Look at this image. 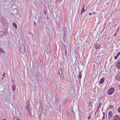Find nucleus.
I'll list each match as a JSON object with an SVG mask.
<instances>
[{
	"label": "nucleus",
	"instance_id": "obj_1",
	"mask_svg": "<svg viewBox=\"0 0 120 120\" xmlns=\"http://www.w3.org/2000/svg\"><path fill=\"white\" fill-rule=\"evenodd\" d=\"M20 52L22 53H24L25 52V47L24 45L23 44L21 45L20 48Z\"/></svg>",
	"mask_w": 120,
	"mask_h": 120
},
{
	"label": "nucleus",
	"instance_id": "obj_2",
	"mask_svg": "<svg viewBox=\"0 0 120 120\" xmlns=\"http://www.w3.org/2000/svg\"><path fill=\"white\" fill-rule=\"evenodd\" d=\"M30 105V102L28 101V102H27L26 104V110L29 111H31V109L30 106H29Z\"/></svg>",
	"mask_w": 120,
	"mask_h": 120
},
{
	"label": "nucleus",
	"instance_id": "obj_3",
	"mask_svg": "<svg viewBox=\"0 0 120 120\" xmlns=\"http://www.w3.org/2000/svg\"><path fill=\"white\" fill-rule=\"evenodd\" d=\"M114 89L113 88H112L108 90V93L109 95H111L114 93Z\"/></svg>",
	"mask_w": 120,
	"mask_h": 120
},
{
	"label": "nucleus",
	"instance_id": "obj_4",
	"mask_svg": "<svg viewBox=\"0 0 120 120\" xmlns=\"http://www.w3.org/2000/svg\"><path fill=\"white\" fill-rule=\"evenodd\" d=\"M12 13V14L14 15H17L18 14V11L16 9H14L13 10Z\"/></svg>",
	"mask_w": 120,
	"mask_h": 120
},
{
	"label": "nucleus",
	"instance_id": "obj_5",
	"mask_svg": "<svg viewBox=\"0 0 120 120\" xmlns=\"http://www.w3.org/2000/svg\"><path fill=\"white\" fill-rule=\"evenodd\" d=\"M42 108L41 107H40L38 109V113L39 115L41 114L43 112V111H42Z\"/></svg>",
	"mask_w": 120,
	"mask_h": 120
},
{
	"label": "nucleus",
	"instance_id": "obj_6",
	"mask_svg": "<svg viewBox=\"0 0 120 120\" xmlns=\"http://www.w3.org/2000/svg\"><path fill=\"white\" fill-rule=\"evenodd\" d=\"M116 67L118 69L120 68V62H117L116 63Z\"/></svg>",
	"mask_w": 120,
	"mask_h": 120
},
{
	"label": "nucleus",
	"instance_id": "obj_7",
	"mask_svg": "<svg viewBox=\"0 0 120 120\" xmlns=\"http://www.w3.org/2000/svg\"><path fill=\"white\" fill-rule=\"evenodd\" d=\"M100 46V45L98 43H96L95 46V47L96 49L99 48Z\"/></svg>",
	"mask_w": 120,
	"mask_h": 120
},
{
	"label": "nucleus",
	"instance_id": "obj_8",
	"mask_svg": "<svg viewBox=\"0 0 120 120\" xmlns=\"http://www.w3.org/2000/svg\"><path fill=\"white\" fill-rule=\"evenodd\" d=\"M38 22H34V24L35 25V26H37V25L38 26L39 25V23L41 21L38 20Z\"/></svg>",
	"mask_w": 120,
	"mask_h": 120
},
{
	"label": "nucleus",
	"instance_id": "obj_9",
	"mask_svg": "<svg viewBox=\"0 0 120 120\" xmlns=\"http://www.w3.org/2000/svg\"><path fill=\"white\" fill-rule=\"evenodd\" d=\"M112 112L111 111H110L108 114V116L109 118H110L112 116Z\"/></svg>",
	"mask_w": 120,
	"mask_h": 120
},
{
	"label": "nucleus",
	"instance_id": "obj_10",
	"mask_svg": "<svg viewBox=\"0 0 120 120\" xmlns=\"http://www.w3.org/2000/svg\"><path fill=\"white\" fill-rule=\"evenodd\" d=\"M62 69L61 68H60V69H59V74L60 75L62 74Z\"/></svg>",
	"mask_w": 120,
	"mask_h": 120
},
{
	"label": "nucleus",
	"instance_id": "obj_11",
	"mask_svg": "<svg viewBox=\"0 0 120 120\" xmlns=\"http://www.w3.org/2000/svg\"><path fill=\"white\" fill-rule=\"evenodd\" d=\"M60 76L61 79L65 81V79L64 78L63 75V74H61L60 75Z\"/></svg>",
	"mask_w": 120,
	"mask_h": 120
},
{
	"label": "nucleus",
	"instance_id": "obj_12",
	"mask_svg": "<svg viewBox=\"0 0 120 120\" xmlns=\"http://www.w3.org/2000/svg\"><path fill=\"white\" fill-rule=\"evenodd\" d=\"M5 34V33L3 31H0V36H2Z\"/></svg>",
	"mask_w": 120,
	"mask_h": 120
},
{
	"label": "nucleus",
	"instance_id": "obj_13",
	"mask_svg": "<svg viewBox=\"0 0 120 120\" xmlns=\"http://www.w3.org/2000/svg\"><path fill=\"white\" fill-rule=\"evenodd\" d=\"M16 86L14 84L12 85V89L13 91H14L15 89Z\"/></svg>",
	"mask_w": 120,
	"mask_h": 120
},
{
	"label": "nucleus",
	"instance_id": "obj_14",
	"mask_svg": "<svg viewBox=\"0 0 120 120\" xmlns=\"http://www.w3.org/2000/svg\"><path fill=\"white\" fill-rule=\"evenodd\" d=\"M120 54V52H118V53L114 57V58L115 59H116L119 56V55Z\"/></svg>",
	"mask_w": 120,
	"mask_h": 120
},
{
	"label": "nucleus",
	"instance_id": "obj_15",
	"mask_svg": "<svg viewBox=\"0 0 120 120\" xmlns=\"http://www.w3.org/2000/svg\"><path fill=\"white\" fill-rule=\"evenodd\" d=\"M27 114L26 115V114L25 115H26V116H30L31 115V113L30 111H28L27 112Z\"/></svg>",
	"mask_w": 120,
	"mask_h": 120
},
{
	"label": "nucleus",
	"instance_id": "obj_16",
	"mask_svg": "<svg viewBox=\"0 0 120 120\" xmlns=\"http://www.w3.org/2000/svg\"><path fill=\"white\" fill-rule=\"evenodd\" d=\"M12 24L14 27H15L16 28H17V26L15 23L13 22Z\"/></svg>",
	"mask_w": 120,
	"mask_h": 120
},
{
	"label": "nucleus",
	"instance_id": "obj_17",
	"mask_svg": "<svg viewBox=\"0 0 120 120\" xmlns=\"http://www.w3.org/2000/svg\"><path fill=\"white\" fill-rule=\"evenodd\" d=\"M78 77H79L80 79H81V77H82L81 73V72H79V74L78 75Z\"/></svg>",
	"mask_w": 120,
	"mask_h": 120
},
{
	"label": "nucleus",
	"instance_id": "obj_18",
	"mask_svg": "<svg viewBox=\"0 0 120 120\" xmlns=\"http://www.w3.org/2000/svg\"><path fill=\"white\" fill-rule=\"evenodd\" d=\"M85 9L84 8H83L82 9V11H81V12L80 14L81 15L82 14V13L84 12V11H85Z\"/></svg>",
	"mask_w": 120,
	"mask_h": 120
},
{
	"label": "nucleus",
	"instance_id": "obj_19",
	"mask_svg": "<svg viewBox=\"0 0 120 120\" xmlns=\"http://www.w3.org/2000/svg\"><path fill=\"white\" fill-rule=\"evenodd\" d=\"M104 79H101L100 80V83L102 84L103 82H104Z\"/></svg>",
	"mask_w": 120,
	"mask_h": 120
},
{
	"label": "nucleus",
	"instance_id": "obj_20",
	"mask_svg": "<svg viewBox=\"0 0 120 120\" xmlns=\"http://www.w3.org/2000/svg\"><path fill=\"white\" fill-rule=\"evenodd\" d=\"M115 117L118 118L119 120H120V117L119 116H118L117 115H116Z\"/></svg>",
	"mask_w": 120,
	"mask_h": 120
},
{
	"label": "nucleus",
	"instance_id": "obj_21",
	"mask_svg": "<svg viewBox=\"0 0 120 120\" xmlns=\"http://www.w3.org/2000/svg\"><path fill=\"white\" fill-rule=\"evenodd\" d=\"M19 120V119L18 118L15 117L13 118V120Z\"/></svg>",
	"mask_w": 120,
	"mask_h": 120
},
{
	"label": "nucleus",
	"instance_id": "obj_22",
	"mask_svg": "<svg viewBox=\"0 0 120 120\" xmlns=\"http://www.w3.org/2000/svg\"><path fill=\"white\" fill-rule=\"evenodd\" d=\"M116 79L117 80H120V77L119 76H117Z\"/></svg>",
	"mask_w": 120,
	"mask_h": 120
},
{
	"label": "nucleus",
	"instance_id": "obj_23",
	"mask_svg": "<svg viewBox=\"0 0 120 120\" xmlns=\"http://www.w3.org/2000/svg\"><path fill=\"white\" fill-rule=\"evenodd\" d=\"M118 112H120V106L118 109Z\"/></svg>",
	"mask_w": 120,
	"mask_h": 120
},
{
	"label": "nucleus",
	"instance_id": "obj_24",
	"mask_svg": "<svg viewBox=\"0 0 120 120\" xmlns=\"http://www.w3.org/2000/svg\"><path fill=\"white\" fill-rule=\"evenodd\" d=\"M113 120H118V119L116 118H114L113 119Z\"/></svg>",
	"mask_w": 120,
	"mask_h": 120
},
{
	"label": "nucleus",
	"instance_id": "obj_25",
	"mask_svg": "<svg viewBox=\"0 0 120 120\" xmlns=\"http://www.w3.org/2000/svg\"><path fill=\"white\" fill-rule=\"evenodd\" d=\"M46 11L45 10L44 11V14H45L46 13Z\"/></svg>",
	"mask_w": 120,
	"mask_h": 120
},
{
	"label": "nucleus",
	"instance_id": "obj_26",
	"mask_svg": "<svg viewBox=\"0 0 120 120\" xmlns=\"http://www.w3.org/2000/svg\"><path fill=\"white\" fill-rule=\"evenodd\" d=\"M5 73H4V74H3V75H2V76L3 77H4L5 76Z\"/></svg>",
	"mask_w": 120,
	"mask_h": 120
},
{
	"label": "nucleus",
	"instance_id": "obj_27",
	"mask_svg": "<svg viewBox=\"0 0 120 120\" xmlns=\"http://www.w3.org/2000/svg\"><path fill=\"white\" fill-rule=\"evenodd\" d=\"M2 51H3L2 49H1L0 48V52H2Z\"/></svg>",
	"mask_w": 120,
	"mask_h": 120
},
{
	"label": "nucleus",
	"instance_id": "obj_28",
	"mask_svg": "<svg viewBox=\"0 0 120 120\" xmlns=\"http://www.w3.org/2000/svg\"><path fill=\"white\" fill-rule=\"evenodd\" d=\"M4 97L5 98H6L8 97L7 96V95H6L5 96V95H4Z\"/></svg>",
	"mask_w": 120,
	"mask_h": 120
},
{
	"label": "nucleus",
	"instance_id": "obj_29",
	"mask_svg": "<svg viewBox=\"0 0 120 120\" xmlns=\"http://www.w3.org/2000/svg\"><path fill=\"white\" fill-rule=\"evenodd\" d=\"M91 116H89L88 117V119H90V118H91Z\"/></svg>",
	"mask_w": 120,
	"mask_h": 120
},
{
	"label": "nucleus",
	"instance_id": "obj_30",
	"mask_svg": "<svg viewBox=\"0 0 120 120\" xmlns=\"http://www.w3.org/2000/svg\"><path fill=\"white\" fill-rule=\"evenodd\" d=\"M103 119H105V116H103Z\"/></svg>",
	"mask_w": 120,
	"mask_h": 120
},
{
	"label": "nucleus",
	"instance_id": "obj_31",
	"mask_svg": "<svg viewBox=\"0 0 120 120\" xmlns=\"http://www.w3.org/2000/svg\"><path fill=\"white\" fill-rule=\"evenodd\" d=\"M92 102H90L89 103V104L90 105V104H91V103H92Z\"/></svg>",
	"mask_w": 120,
	"mask_h": 120
},
{
	"label": "nucleus",
	"instance_id": "obj_32",
	"mask_svg": "<svg viewBox=\"0 0 120 120\" xmlns=\"http://www.w3.org/2000/svg\"><path fill=\"white\" fill-rule=\"evenodd\" d=\"M3 120H7L5 118H3L2 119Z\"/></svg>",
	"mask_w": 120,
	"mask_h": 120
},
{
	"label": "nucleus",
	"instance_id": "obj_33",
	"mask_svg": "<svg viewBox=\"0 0 120 120\" xmlns=\"http://www.w3.org/2000/svg\"><path fill=\"white\" fill-rule=\"evenodd\" d=\"M103 115L104 116H105V113L104 112H103Z\"/></svg>",
	"mask_w": 120,
	"mask_h": 120
},
{
	"label": "nucleus",
	"instance_id": "obj_34",
	"mask_svg": "<svg viewBox=\"0 0 120 120\" xmlns=\"http://www.w3.org/2000/svg\"><path fill=\"white\" fill-rule=\"evenodd\" d=\"M91 14H92L91 13H89V15H91Z\"/></svg>",
	"mask_w": 120,
	"mask_h": 120
},
{
	"label": "nucleus",
	"instance_id": "obj_35",
	"mask_svg": "<svg viewBox=\"0 0 120 120\" xmlns=\"http://www.w3.org/2000/svg\"><path fill=\"white\" fill-rule=\"evenodd\" d=\"M116 34H115L114 35V36H115L116 35Z\"/></svg>",
	"mask_w": 120,
	"mask_h": 120
},
{
	"label": "nucleus",
	"instance_id": "obj_36",
	"mask_svg": "<svg viewBox=\"0 0 120 120\" xmlns=\"http://www.w3.org/2000/svg\"><path fill=\"white\" fill-rule=\"evenodd\" d=\"M99 105H101V103H100Z\"/></svg>",
	"mask_w": 120,
	"mask_h": 120
},
{
	"label": "nucleus",
	"instance_id": "obj_37",
	"mask_svg": "<svg viewBox=\"0 0 120 120\" xmlns=\"http://www.w3.org/2000/svg\"><path fill=\"white\" fill-rule=\"evenodd\" d=\"M111 106V107H110V108H112V106Z\"/></svg>",
	"mask_w": 120,
	"mask_h": 120
},
{
	"label": "nucleus",
	"instance_id": "obj_38",
	"mask_svg": "<svg viewBox=\"0 0 120 120\" xmlns=\"http://www.w3.org/2000/svg\"><path fill=\"white\" fill-rule=\"evenodd\" d=\"M111 106V107H110V108H112V106Z\"/></svg>",
	"mask_w": 120,
	"mask_h": 120
},
{
	"label": "nucleus",
	"instance_id": "obj_39",
	"mask_svg": "<svg viewBox=\"0 0 120 120\" xmlns=\"http://www.w3.org/2000/svg\"><path fill=\"white\" fill-rule=\"evenodd\" d=\"M2 79H3V78H2Z\"/></svg>",
	"mask_w": 120,
	"mask_h": 120
},
{
	"label": "nucleus",
	"instance_id": "obj_40",
	"mask_svg": "<svg viewBox=\"0 0 120 120\" xmlns=\"http://www.w3.org/2000/svg\"><path fill=\"white\" fill-rule=\"evenodd\" d=\"M119 86L120 87V85H119Z\"/></svg>",
	"mask_w": 120,
	"mask_h": 120
}]
</instances>
